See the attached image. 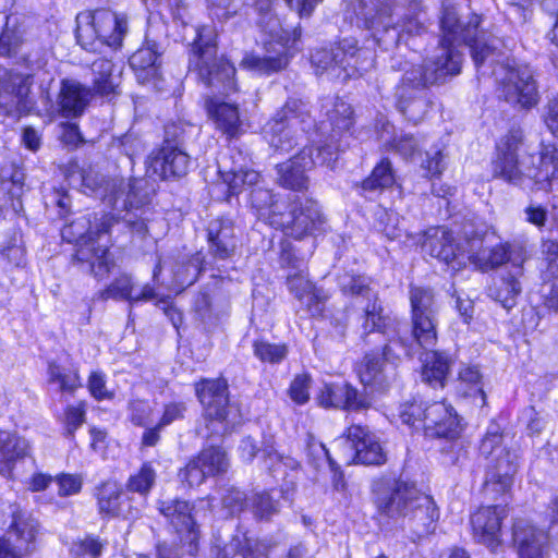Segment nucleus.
Listing matches in <instances>:
<instances>
[{"mask_svg":"<svg viewBox=\"0 0 558 558\" xmlns=\"http://www.w3.org/2000/svg\"><path fill=\"white\" fill-rule=\"evenodd\" d=\"M320 112L326 120L316 122L305 102L290 98L264 126L265 138L279 153H290L304 138L315 147L319 141L336 146L353 124V110L338 96H327L320 100Z\"/></svg>","mask_w":558,"mask_h":558,"instance_id":"f257e3e1","label":"nucleus"},{"mask_svg":"<svg viewBox=\"0 0 558 558\" xmlns=\"http://www.w3.org/2000/svg\"><path fill=\"white\" fill-rule=\"evenodd\" d=\"M194 31L189 70L196 73L198 80L211 89L213 95L206 99V110L215 128L228 138L235 137L242 125L238 105L221 97L236 90L235 68L225 56H217L215 26L202 25Z\"/></svg>","mask_w":558,"mask_h":558,"instance_id":"f03ea898","label":"nucleus"},{"mask_svg":"<svg viewBox=\"0 0 558 558\" xmlns=\"http://www.w3.org/2000/svg\"><path fill=\"white\" fill-rule=\"evenodd\" d=\"M451 22H458V12L453 5L444 3L440 45L424 64L407 69L400 85L396 88L397 108L413 123L421 121L429 107L426 88L460 73L462 54L454 46L453 39L458 38V32Z\"/></svg>","mask_w":558,"mask_h":558,"instance_id":"7ed1b4c3","label":"nucleus"},{"mask_svg":"<svg viewBox=\"0 0 558 558\" xmlns=\"http://www.w3.org/2000/svg\"><path fill=\"white\" fill-rule=\"evenodd\" d=\"M481 17L472 14L468 24H463L458 16V22H451L458 32L454 46L460 44L469 46L475 66L480 69L485 62L494 65L493 75L497 84V90L508 104L522 109H531L539 101L538 86L533 70L507 58L496 61L495 46L488 43L486 34L478 31Z\"/></svg>","mask_w":558,"mask_h":558,"instance_id":"20e7f679","label":"nucleus"},{"mask_svg":"<svg viewBox=\"0 0 558 558\" xmlns=\"http://www.w3.org/2000/svg\"><path fill=\"white\" fill-rule=\"evenodd\" d=\"M413 239L415 244H421L423 252L444 262L452 270H460L471 264L475 269L487 271L505 263L512 267V257L519 252L527 257L523 246L509 243L490 244L488 234L481 235L476 232L469 235L465 231L464 239L457 241L445 227L429 228Z\"/></svg>","mask_w":558,"mask_h":558,"instance_id":"39448f33","label":"nucleus"},{"mask_svg":"<svg viewBox=\"0 0 558 558\" xmlns=\"http://www.w3.org/2000/svg\"><path fill=\"white\" fill-rule=\"evenodd\" d=\"M523 133L512 128L496 143L492 159L494 179L523 190L549 191L558 182V149L544 146L537 156L523 155Z\"/></svg>","mask_w":558,"mask_h":558,"instance_id":"423d86ee","label":"nucleus"},{"mask_svg":"<svg viewBox=\"0 0 558 558\" xmlns=\"http://www.w3.org/2000/svg\"><path fill=\"white\" fill-rule=\"evenodd\" d=\"M339 286L343 294L362 298L366 301L364 306L362 328L365 333L379 332L397 341L395 345L403 356H414L418 349L428 350L437 342V316H411V338L400 336L398 323L388 315H384L383 306L378 302L377 293L371 288V279L363 275L344 274L339 277Z\"/></svg>","mask_w":558,"mask_h":558,"instance_id":"0eeeda50","label":"nucleus"},{"mask_svg":"<svg viewBox=\"0 0 558 558\" xmlns=\"http://www.w3.org/2000/svg\"><path fill=\"white\" fill-rule=\"evenodd\" d=\"M356 0L352 3V15L357 27L372 31L374 41L383 50L389 51L400 43L420 36L426 31L425 13L417 1L399 0Z\"/></svg>","mask_w":558,"mask_h":558,"instance_id":"6e6552de","label":"nucleus"},{"mask_svg":"<svg viewBox=\"0 0 558 558\" xmlns=\"http://www.w3.org/2000/svg\"><path fill=\"white\" fill-rule=\"evenodd\" d=\"M108 190L110 195L107 194V204L110 205V211H107V229L109 220L122 221L132 232L144 235L148 230L147 223L154 216V184L145 178H121L107 182Z\"/></svg>","mask_w":558,"mask_h":558,"instance_id":"1a4fd4ad","label":"nucleus"},{"mask_svg":"<svg viewBox=\"0 0 558 558\" xmlns=\"http://www.w3.org/2000/svg\"><path fill=\"white\" fill-rule=\"evenodd\" d=\"M260 15V25L269 33L263 57L250 53L241 61V66L262 74H270L284 69L289 60L300 50L301 26L292 31L282 28L272 15V0H247Z\"/></svg>","mask_w":558,"mask_h":558,"instance_id":"9d476101","label":"nucleus"},{"mask_svg":"<svg viewBox=\"0 0 558 558\" xmlns=\"http://www.w3.org/2000/svg\"><path fill=\"white\" fill-rule=\"evenodd\" d=\"M196 396L204 408L207 437H222L241 423V413L229 402L228 385L225 379H203L196 384Z\"/></svg>","mask_w":558,"mask_h":558,"instance_id":"9b49d317","label":"nucleus"},{"mask_svg":"<svg viewBox=\"0 0 558 558\" xmlns=\"http://www.w3.org/2000/svg\"><path fill=\"white\" fill-rule=\"evenodd\" d=\"M398 415L403 424L422 428L429 438L454 439L461 432L457 412L445 401L405 402L399 407Z\"/></svg>","mask_w":558,"mask_h":558,"instance_id":"f8f14e48","label":"nucleus"},{"mask_svg":"<svg viewBox=\"0 0 558 558\" xmlns=\"http://www.w3.org/2000/svg\"><path fill=\"white\" fill-rule=\"evenodd\" d=\"M312 65L317 74L328 73L331 77L345 81L362 75L375 64L373 52L357 48L354 38H343L335 48L317 49L311 56Z\"/></svg>","mask_w":558,"mask_h":558,"instance_id":"ddd939ff","label":"nucleus"},{"mask_svg":"<svg viewBox=\"0 0 558 558\" xmlns=\"http://www.w3.org/2000/svg\"><path fill=\"white\" fill-rule=\"evenodd\" d=\"M295 252L296 248L290 242L281 244L280 263L292 270L287 276V284L298 301V313L308 317H323L328 295L308 280L305 256L299 257Z\"/></svg>","mask_w":558,"mask_h":558,"instance_id":"4468645a","label":"nucleus"},{"mask_svg":"<svg viewBox=\"0 0 558 558\" xmlns=\"http://www.w3.org/2000/svg\"><path fill=\"white\" fill-rule=\"evenodd\" d=\"M499 426L490 424L480 446L481 456L488 461L485 477L486 494L505 495L508 493L518 470L517 452L502 447Z\"/></svg>","mask_w":558,"mask_h":558,"instance_id":"2eb2a0df","label":"nucleus"},{"mask_svg":"<svg viewBox=\"0 0 558 558\" xmlns=\"http://www.w3.org/2000/svg\"><path fill=\"white\" fill-rule=\"evenodd\" d=\"M341 145L332 146L329 143L305 146L291 159L277 166L279 183L291 190L300 191L306 187L307 177L305 173L315 166H325L333 169L339 158Z\"/></svg>","mask_w":558,"mask_h":558,"instance_id":"dca6fc26","label":"nucleus"},{"mask_svg":"<svg viewBox=\"0 0 558 558\" xmlns=\"http://www.w3.org/2000/svg\"><path fill=\"white\" fill-rule=\"evenodd\" d=\"M418 492L412 483L393 477L379 478L373 484L377 513L393 520L407 518Z\"/></svg>","mask_w":558,"mask_h":558,"instance_id":"f3484780","label":"nucleus"},{"mask_svg":"<svg viewBox=\"0 0 558 558\" xmlns=\"http://www.w3.org/2000/svg\"><path fill=\"white\" fill-rule=\"evenodd\" d=\"M385 344L383 352H372L364 356L356 371L361 383L375 391L386 390L397 378V364L403 356L395 347L397 341Z\"/></svg>","mask_w":558,"mask_h":558,"instance_id":"a211bd4d","label":"nucleus"},{"mask_svg":"<svg viewBox=\"0 0 558 558\" xmlns=\"http://www.w3.org/2000/svg\"><path fill=\"white\" fill-rule=\"evenodd\" d=\"M336 442L338 446H343L342 460L347 464L379 465L386 461L385 452L377 437L361 425L348 427L345 436Z\"/></svg>","mask_w":558,"mask_h":558,"instance_id":"6ab92c4d","label":"nucleus"},{"mask_svg":"<svg viewBox=\"0 0 558 558\" xmlns=\"http://www.w3.org/2000/svg\"><path fill=\"white\" fill-rule=\"evenodd\" d=\"M389 146L403 159L420 165L427 177H439L445 169L441 143H435L426 148L425 142L422 143L412 135L401 134L395 136Z\"/></svg>","mask_w":558,"mask_h":558,"instance_id":"aec40b11","label":"nucleus"},{"mask_svg":"<svg viewBox=\"0 0 558 558\" xmlns=\"http://www.w3.org/2000/svg\"><path fill=\"white\" fill-rule=\"evenodd\" d=\"M283 225L278 227L286 235L296 240L316 236L325 231L326 220L320 206L313 199H305L294 205L291 210L282 211Z\"/></svg>","mask_w":558,"mask_h":558,"instance_id":"412c9836","label":"nucleus"},{"mask_svg":"<svg viewBox=\"0 0 558 558\" xmlns=\"http://www.w3.org/2000/svg\"><path fill=\"white\" fill-rule=\"evenodd\" d=\"M508 515L506 506L478 508L470 519L474 539L496 551L501 545V522Z\"/></svg>","mask_w":558,"mask_h":558,"instance_id":"4be33fe9","label":"nucleus"},{"mask_svg":"<svg viewBox=\"0 0 558 558\" xmlns=\"http://www.w3.org/2000/svg\"><path fill=\"white\" fill-rule=\"evenodd\" d=\"M33 77V74L7 73L0 90V108H3L8 116H21L31 110L28 94Z\"/></svg>","mask_w":558,"mask_h":558,"instance_id":"5701e85b","label":"nucleus"},{"mask_svg":"<svg viewBox=\"0 0 558 558\" xmlns=\"http://www.w3.org/2000/svg\"><path fill=\"white\" fill-rule=\"evenodd\" d=\"M527 257L522 253L512 257V267L505 270L489 287L488 295L500 303L504 308L511 310L515 306L517 300L522 292L520 279L523 277V265Z\"/></svg>","mask_w":558,"mask_h":558,"instance_id":"b1692460","label":"nucleus"},{"mask_svg":"<svg viewBox=\"0 0 558 558\" xmlns=\"http://www.w3.org/2000/svg\"><path fill=\"white\" fill-rule=\"evenodd\" d=\"M189 166V155L169 143L153 151L147 159L148 170L163 180L185 175Z\"/></svg>","mask_w":558,"mask_h":558,"instance_id":"393cba45","label":"nucleus"},{"mask_svg":"<svg viewBox=\"0 0 558 558\" xmlns=\"http://www.w3.org/2000/svg\"><path fill=\"white\" fill-rule=\"evenodd\" d=\"M317 400L319 405L324 408L360 411L371 407L369 399L347 383L325 384L319 391Z\"/></svg>","mask_w":558,"mask_h":558,"instance_id":"a878e982","label":"nucleus"},{"mask_svg":"<svg viewBox=\"0 0 558 558\" xmlns=\"http://www.w3.org/2000/svg\"><path fill=\"white\" fill-rule=\"evenodd\" d=\"M159 511L170 521L177 533L182 535V541L190 544L192 553L198 538V531L191 513V505L179 499L165 500L160 501Z\"/></svg>","mask_w":558,"mask_h":558,"instance_id":"bb28decb","label":"nucleus"},{"mask_svg":"<svg viewBox=\"0 0 558 558\" xmlns=\"http://www.w3.org/2000/svg\"><path fill=\"white\" fill-rule=\"evenodd\" d=\"M252 187L250 203L257 218L272 228L282 227L284 219L280 215L287 209V203L275 198L271 191L260 182Z\"/></svg>","mask_w":558,"mask_h":558,"instance_id":"cd10ccee","label":"nucleus"},{"mask_svg":"<svg viewBox=\"0 0 558 558\" xmlns=\"http://www.w3.org/2000/svg\"><path fill=\"white\" fill-rule=\"evenodd\" d=\"M209 253L218 259L230 258L235 250L233 221L227 217L215 218L207 227Z\"/></svg>","mask_w":558,"mask_h":558,"instance_id":"c85d7f7f","label":"nucleus"},{"mask_svg":"<svg viewBox=\"0 0 558 558\" xmlns=\"http://www.w3.org/2000/svg\"><path fill=\"white\" fill-rule=\"evenodd\" d=\"M512 544L518 557H522V549L531 555L545 554L548 547V534L534 526L529 520L519 518L512 525Z\"/></svg>","mask_w":558,"mask_h":558,"instance_id":"c756f323","label":"nucleus"},{"mask_svg":"<svg viewBox=\"0 0 558 558\" xmlns=\"http://www.w3.org/2000/svg\"><path fill=\"white\" fill-rule=\"evenodd\" d=\"M417 537L434 533L439 519L438 509L429 495L418 492L405 518Z\"/></svg>","mask_w":558,"mask_h":558,"instance_id":"7c9ffc66","label":"nucleus"},{"mask_svg":"<svg viewBox=\"0 0 558 558\" xmlns=\"http://www.w3.org/2000/svg\"><path fill=\"white\" fill-rule=\"evenodd\" d=\"M90 97V90L77 81L63 80L58 96L61 116L68 119L80 117L88 106Z\"/></svg>","mask_w":558,"mask_h":558,"instance_id":"2f4dec72","label":"nucleus"},{"mask_svg":"<svg viewBox=\"0 0 558 558\" xmlns=\"http://www.w3.org/2000/svg\"><path fill=\"white\" fill-rule=\"evenodd\" d=\"M100 10L84 12L77 15L76 38L78 44L87 51L101 53L105 47V38L101 31Z\"/></svg>","mask_w":558,"mask_h":558,"instance_id":"473e14b6","label":"nucleus"},{"mask_svg":"<svg viewBox=\"0 0 558 558\" xmlns=\"http://www.w3.org/2000/svg\"><path fill=\"white\" fill-rule=\"evenodd\" d=\"M422 379L433 387H444L453 359L445 351H426L422 356Z\"/></svg>","mask_w":558,"mask_h":558,"instance_id":"72a5a7b5","label":"nucleus"},{"mask_svg":"<svg viewBox=\"0 0 558 558\" xmlns=\"http://www.w3.org/2000/svg\"><path fill=\"white\" fill-rule=\"evenodd\" d=\"M457 393L470 399L476 407H484L486 395L483 389V375L476 365H461L458 373Z\"/></svg>","mask_w":558,"mask_h":558,"instance_id":"f704fd0d","label":"nucleus"},{"mask_svg":"<svg viewBox=\"0 0 558 558\" xmlns=\"http://www.w3.org/2000/svg\"><path fill=\"white\" fill-rule=\"evenodd\" d=\"M158 59L159 52L155 43L147 44L130 57V65L134 70L138 82L145 84L157 78L159 74Z\"/></svg>","mask_w":558,"mask_h":558,"instance_id":"c9c22d12","label":"nucleus"},{"mask_svg":"<svg viewBox=\"0 0 558 558\" xmlns=\"http://www.w3.org/2000/svg\"><path fill=\"white\" fill-rule=\"evenodd\" d=\"M28 441L16 434L0 432V474H10L16 460L27 456Z\"/></svg>","mask_w":558,"mask_h":558,"instance_id":"e433bc0d","label":"nucleus"},{"mask_svg":"<svg viewBox=\"0 0 558 558\" xmlns=\"http://www.w3.org/2000/svg\"><path fill=\"white\" fill-rule=\"evenodd\" d=\"M11 530L15 533L20 548L29 550L39 532V523L32 514L23 511L19 505L11 506Z\"/></svg>","mask_w":558,"mask_h":558,"instance_id":"4c0bfd02","label":"nucleus"},{"mask_svg":"<svg viewBox=\"0 0 558 558\" xmlns=\"http://www.w3.org/2000/svg\"><path fill=\"white\" fill-rule=\"evenodd\" d=\"M107 296L114 299L128 300L130 304L150 301L156 296L153 287L146 284L137 291L128 275H122L107 287Z\"/></svg>","mask_w":558,"mask_h":558,"instance_id":"58836bf2","label":"nucleus"},{"mask_svg":"<svg viewBox=\"0 0 558 558\" xmlns=\"http://www.w3.org/2000/svg\"><path fill=\"white\" fill-rule=\"evenodd\" d=\"M395 182L391 162L388 158H383L372 173L363 180L361 190L365 197L372 198L373 195L393 186Z\"/></svg>","mask_w":558,"mask_h":558,"instance_id":"ea45409f","label":"nucleus"},{"mask_svg":"<svg viewBox=\"0 0 558 558\" xmlns=\"http://www.w3.org/2000/svg\"><path fill=\"white\" fill-rule=\"evenodd\" d=\"M219 173L223 184L228 189L229 196L238 195L245 186L252 187L258 184L260 179L258 171L235 165L228 171H222L219 168Z\"/></svg>","mask_w":558,"mask_h":558,"instance_id":"a19ab883","label":"nucleus"},{"mask_svg":"<svg viewBox=\"0 0 558 558\" xmlns=\"http://www.w3.org/2000/svg\"><path fill=\"white\" fill-rule=\"evenodd\" d=\"M75 257L98 279L105 271V247L94 239L85 241L76 251Z\"/></svg>","mask_w":558,"mask_h":558,"instance_id":"79ce46f5","label":"nucleus"},{"mask_svg":"<svg viewBox=\"0 0 558 558\" xmlns=\"http://www.w3.org/2000/svg\"><path fill=\"white\" fill-rule=\"evenodd\" d=\"M263 459L265 466L274 476L280 473L286 474V470L294 471L300 465L294 458L277 451L272 436H266L263 439Z\"/></svg>","mask_w":558,"mask_h":558,"instance_id":"37998d69","label":"nucleus"},{"mask_svg":"<svg viewBox=\"0 0 558 558\" xmlns=\"http://www.w3.org/2000/svg\"><path fill=\"white\" fill-rule=\"evenodd\" d=\"M411 316H438L434 292L429 288L411 286L409 291Z\"/></svg>","mask_w":558,"mask_h":558,"instance_id":"c03bdc74","label":"nucleus"},{"mask_svg":"<svg viewBox=\"0 0 558 558\" xmlns=\"http://www.w3.org/2000/svg\"><path fill=\"white\" fill-rule=\"evenodd\" d=\"M196 459L209 476L223 474L229 468L227 454L220 447L210 446L205 448Z\"/></svg>","mask_w":558,"mask_h":558,"instance_id":"a18cd8bd","label":"nucleus"},{"mask_svg":"<svg viewBox=\"0 0 558 558\" xmlns=\"http://www.w3.org/2000/svg\"><path fill=\"white\" fill-rule=\"evenodd\" d=\"M202 262L203 259L201 254H196L187 262L175 266V269L173 270V281L179 291L184 290L196 281L202 270Z\"/></svg>","mask_w":558,"mask_h":558,"instance_id":"49530a36","label":"nucleus"},{"mask_svg":"<svg viewBox=\"0 0 558 558\" xmlns=\"http://www.w3.org/2000/svg\"><path fill=\"white\" fill-rule=\"evenodd\" d=\"M247 511L257 520H270L278 513L279 505L266 492L254 493L250 496Z\"/></svg>","mask_w":558,"mask_h":558,"instance_id":"de8ad7c7","label":"nucleus"},{"mask_svg":"<svg viewBox=\"0 0 558 558\" xmlns=\"http://www.w3.org/2000/svg\"><path fill=\"white\" fill-rule=\"evenodd\" d=\"M376 228L388 240L399 239L403 232V228L400 227L399 215L391 209H381L377 213Z\"/></svg>","mask_w":558,"mask_h":558,"instance_id":"09e8293b","label":"nucleus"},{"mask_svg":"<svg viewBox=\"0 0 558 558\" xmlns=\"http://www.w3.org/2000/svg\"><path fill=\"white\" fill-rule=\"evenodd\" d=\"M48 377L49 383L57 384L61 391L72 392L80 385L76 373L65 371L54 363L49 364Z\"/></svg>","mask_w":558,"mask_h":558,"instance_id":"8fccbe9b","label":"nucleus"},{"mask_svg":"<svg viewBox=\"0 0 558 558\" xmlns=\"http://www.w3.org/2000/svg\"><path fill=\"white\" fill-rule=\"evenodd\" d=\"M155 480V470L149 464L145 463L136 474L130 476L128 481V488L131 492L145 495L153 487Z\"/></svg>","mask_w":558,"mask_h":558,"instance_id":"3c124183","label":"nucleus"},{"mask_svg":"<svg viewBox=\"0 0 558 558\" xmlns=\"http://www.w3.org/2000/svg\"><path fill=\"white\" fill-rule=\"evenodd\" d=\"M254 354L263 362L279 363L287 356V348L260 340L254 343Z\"/></svg>","mask_w":558,"mask_h":558,"instance_id":"603ef678","label":"nucleus"},{"mask_svg":"<svg viewBox=\"0 0 558 558\" xmlns=\"http://www.w3.org/2000/svg\"><path fill=\"white\" fill-rule=\"evenodd\" d=\"M248 499L250 496H246L243 492L229 488L222 495L221 502L228 513L233 515L247 510Z\"/></svg>","mask_w":558,"mask_h":558,"instance_id":"864d4df0","label":"nucleus"},{"mask_svg":"<svg viewBox=\"0 0 558 558\" xmlns=\"http://www.w3.org/2000/svg\"><path fill=\"white\" fill-rule=\"evenodd\" d=\"M22 43L21 32L17 28L9 27L7 23L5 28L0 34V56L12 57L16 54Z\"/></svg>","mask_w":558,"mask_h":558,"instance_id":"5fc2aeb1","label":"nucleus"},{"mask_svg":"<svg viewBox=\"0 0 558 558\" xmlns=\"http://www.w3.org/2000/svg\"><path fill=\"white\" fill-rule=\"evenodd\" d=\"M129 32L128 16L124 13H113V27L107 36V47L119 49L122 47L124 37Z\"/></svg>","mask_w":558,"mask_h":558,"instance_id":"6e6d98bb","label":"nucleus"},{"mask_svg":"<svg viewBox=\"0 0 558 558\" xmlns=\"http://www.w3.org/2000/svg\"><path fill=\"white\" fill-rule=\"evenodd\" d=\"M545 263L546 267L543 270V292L549 288L554 280L558 279V245L550 243Z\"/></svg>","mask_w":558,"mask_h":558,"instance_id":"4d7b16f0","label":"nucleus"},{"mask_svg":"<svg viewBox=\"0 0 558 558\" xmlns=\"http://www.w3.org/2000/svg\"><path fill=\"white\" fill-rule=\"evenodd\" d=\"M102 550V544L90 536L78 539L73 543L71 553L76 557L90 556L92 558H99Z\"/></svg>","mask_w":558,"mask_h":558,"instance_id":"13d9d810","label":"nucleus"},{"mask_svg":"<svg viewBox=\"0 0 558 558\" xmlns=\"http://www.w3.org/2000/svg\"><path fill=\"white\" fill-rule=\"evenodd\" d=\"M311 378L307 374L295 376L289 389L291 399L298 404H304L310 399Z\"/></svg>","mask_w":558,"mask_h":558,"instance_id":"bf43d9fd","label":"nucleus"},{"mask_svg":"<svg viewBox=\"0 0 558 558\" xmlns=\"http://www.w3.org/2000/svg\"><path fill=\"white\" fill-rule=\"evenodd\" d=\"M208 476L209 475L205 472L204 468L196 458L191 460L187 465L180 472V477L191 487L201 485Z\"/></svg>","mask_w":558,"mask_h":558,"instance_id":"052dcab7","label":"nucleus"},{"mask_svg":"<svg viewBox=\"0 0 558 558\" xmlns=\"http://www.w3.org/2000/svg\"><path fill=\"white\" fill-rule=\"evenodd\" d=\"M185 411V403L181 401H172L165 404L163 413L159 421V427H166L178 420H182Z\"/></svg>","mask_w":558,"mask_h":558,"instance_id":"680f3d73","label":"nucleus"},{"mask_svg":"<svg viewBox=\"0 0 558 558\" xmlns=\"http://www.w3.org/2000/svg\"><path fill=\"white\" fill-rule=\"evenodd\" d=\"M131 420L138 426H146L151 422V408L146 401H133L130 407Z\"/></svg>","mask_w":558,"mask_h":558,"instance_id":"e2e57ef3","label":"nucleus"},{"mask_svg":"<svg viewBox=\"0 0 558 558\" xmlns=\"http://www.w3.org/2000/svg\"><path fill=\"white\" fill-rule=\"evenodd\" d=\"M286 5L298 13L300 19H308L315 9L323 3L324 0H283Z\"/></svg>","mask_w":558,"mask_h":558,"instance_id":"0e129e2a","label":"nucleus"},{"mask_svg":"<svg viewBox=\"0 0 558 558\" xmlns=\"http://www.w3.org/2000/svg\"><path fill=\"white\" fill-rule=\"evenodd\" d=\"M210 14L218 20H227L236 12L232 0H207Z\"/></svg>","mask_w":558,"mask_h":558,"instance_id":"69168bd1","label":"nucleus"},{"mask_svg":"<svg viewBox=\"0 0 558 558\" xmlns=\"http://www.w3.org/2000/svg\"><path fill=\"white\" fill-rule=\"evenodd\" d=\"M60 496L77 494L82 488V478L77 475L62 474L57 477Z\"/></svg>","mask_w":558,"mask_h":558,"instance_id":"338daca9","label":"nucleus"},{"mask_svg":"<svg viewBox=\"0 0 558 558\" xmlns=\"http://www.w3.org/2000/svg\"><path fill=\"white\" fill-rule=\"evenodd\" d=\"M238 452L242 461L251 463L258 452L263 453V447L254 438L246 436L240 441Z\"/></svg>","mask_w":558,"mask_h":558,"instance_id":"774afa93","label":"nucleus"}]
</instances>
